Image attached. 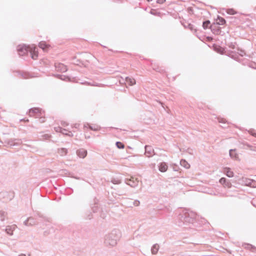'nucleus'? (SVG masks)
<instances>
[{
  "instance_id": "obj_1",
  "label": "nucleus",
  "mask_w": 256,
  "mask_h": 256,
  "mask_svg": "<svg viewBox=\"0 0 256 256\" xmlns=\"http://www.w3.org/2000/svg\"><path fill=\"white\" fill-rule=\"evenodd\" d=\"M17 51L20 56L30 52L32 58L34 60H36L38 56V48L34 45L27 46L25 44H20L17 47Z\"/></svg>"
},
{
  "instance_id": "obj_2",
  "label": "nucleus",
  "mask_w": 256,
  "mask_h": 256,
  "mask_svg": "<svg viewBox=\"0 0 256 256\" xmlns=\"http://www.w3.org/2000/svg\"><path fill=\"white\" fill-rule=\"evenodd\" d=\"M120 230L114 229L106 235L104 237V244L106 246H115L117 244L118 240L120 238Z\"/></svg>"
},
{
  "instance_id": "obj_3",
  "label": "nucleus",
  "mask_w": 256,
  "mask_h": 256,
  "mask_svg": "<svg viewBox=\"0 0 256 256\" xmlns=\"http://www.w3.org/2000/svg\"><path fill=\"white\" fill-rule=\"evenodd\" d=\"M196 218V214L188 210H182L178 214V218L182 222H193Z\"/></svg>"
},
{
  "instance_id": "obj_4",
  "label": "nucleus",
  "mask_w": 256,
  "mask_h": 256,
  "mask_svg": "<svg viewBox=\"0 0 256 256\" xmlns=\"http://www.w3.org/2000/svg\"><path fill=\"white\" fill-rule=\"evenodd\" d=\"M29 115L30 116H35L36 118L42 115V113L40 112V110L38 108H32L29 111Z\"/></svg>"
},
{
  "instance_id": "obj_5",
  "label": "nucleus",
  "mask_w": 256,
  "mask_h": 256,
  "mask_svg": "<svg viewBox=\"0 0 256 256\" xmlns=\"http://www.w3.org/2000/svg\"><path fill=\"white\" fill-rule=\"evenodd\" d=\"M76 154L80 158H84L87 155V151L84 148H80L76 151Z\"/></svg>"
},
{
  "instance_id": "obj_6",
  "label": "nucleus",
  "mask_w": 256,
  "mask_h": 256,
  "mask_svg": "<svg viewBox=\"0 0 256 256\" xmlns=\"http://www.w3.org/2000/svg\"><path fill=\"white\" fill-rule=\"evenodd\" d=\"M154 150L150 146H145V154L148 157H150L153 155Z\"/></svg>"
},
{
  "instance_id": "obj_7",
  "label": "nucleus",
  "mask_w": 256,
  "mask_h": 256,
  "mask_svg": "<svg viewBox=\"0 0 256 256\" xmlns=\"http://www.w3.org/2000/svg\"><path fill=\"white\" fill-rule=\"evenodd\" d=\"M56 70L60 72H64L67 70L66 66L62 64H58L56 65Z\"/></svg>"
},
{
  "instance_id": "obj_8",
  "label": "nucleus",
  "mask_w": 256,
  "mask_h": 256,
  "mask_svg": "<svg viewBox=\"0 0 256 256\" xmlns=\"http://www.w3.org/2000/svg\"><path fill=\"white\" fill-rule=\"evenodd\" d=\"M168 166L166 162H161L158 166V170L161 172H165L167 170Z\"/></svg>"
},
{
  "instance_id": "obj_9",
  "label": "nucleus",
  "mask_w": 256,
  "mask_h": 256,
  "mask_svg": "<svg viewBox=\"0 0 256 256\" xmlns=\"http://www.w3.org/2000/svg\"><path fill=\"white\" fill-rule=\"evenodd\" d=\"M223 172L229 178H232L234 176L233 172L228 168H224Z\"/></svg>"
},
{
  "instance_id": "obj_10",
  "label": "nucleus",
  "mask_w": 256,
  "mask_h": 256,
  "mask_svg": "<svg viewBox=\"0 0 256 256\" xmlns=\"http://www.w3.org/2000/svg\"><path fill=\"white\" fill-rule=\"evenodd\" d=\"M16 226L12 225L10 226H8L6 228V232L10 235H12L13 231L16 229Z\"/></svg>"
},
{
  "instance_id": "obj_11",
  "label": "nucleus",
  "mask_w": 256,
  "mask_h": 256,
  "mask_svg": "<svg viewBox=\"0 0 256 256\" xmlns=\"http://www.w3.org/2000/svg\"><path fill=\"white\" fill-rule=\"evenodd\" d=\"M58 153L60 156H64L68 153V150L66 148H58Z\"/></svg>"
},
{
  "instance_id": "obj_12",
  "label": "nucleus",
  "mask_w": 256,
  "mask_h": 256,
  "mask_svg": "<svg viewBox=\"0 0 256 256\" xmlns=\"http://www.w3.org/2000/svg\"><path fill=\"white\" fill-rule=\"evenodd\" d=\"M88 126L92 130L94 131L98 130L100 129V126L98 125L90 126L88 124H84V128H87Z\"/></svg>"
},
{
  "instance_id": "obj_13",
  "label": "nucleus",
  "mask_w": 256,
  "mask_h": 256,
  "mask_svg": "<svg viewBox=\"0 0 256 256\" xmlns=\"http://www.w3.org/2000/svg\"><path fill=\"white\" fill-rule=\"evenodd\" d=\"M24 224L26 226H32L34 224V220L32 218H28L24 222Z\"/></svg>"
},
{
  "instance_id": "obj_14",
  "label": "nucleus",
  "mask_w": 256,
  "mask_h": 256,
  "mask_svg": "<svg viewBox=\"0 0 256 256\" xmlns=\"http://www.w3.org/2000/svg\"><path fill=\"white\" fill-rule=\"evenodd\" d=\"M158 250H159V246L158 244H154L152 246L151 248L152 253L153 254H157Z\"/></svg>"
},
{
  "instance_id": "obj_15",
  "label": "nucleus",
  "mask_w": 256,
  "mask_h": 256,
  "mask_svg": "<svg viewBox=\"0 0 256 256\" xmlns=\"http://www.w3.org/2000/svg\"><path fill=\"white\" fill-rule=\"evenodd\" d=\"M126 81L130 86H132L136 84L135 80L132 78L126 77Z\"/></svg>"
},
{
  "instance_id": "obj_16",
  "label": "nucleus",
  "mask_w": 256,
  "mask_h": 256,
  "mask_svg": "<svg viewBox=\"0 0 256 256\" xmlns=\"http://www.w3.org/2000/svg\"><path fill=\"white\" fill-rule=\"evenodd\" d=\"M49 45L47 44L44 42H41L39 43V47L43 50L44 51L48 48Z\"/></svg>"
},
{
  "instance_id": "obj_17",
  "label": "nucleus",
  "mask_w": 256,
  "mask_h": 256,
  "mask_svg": "<svg viewBox=\"0 0 256 256\" xmlns=\"http://www.w3.org/2000/svg\"><path fill=\"white\" fill-rule=\"evenodd\" d=\"M180 164L186 168H188L190 167V164L184 160H182L180 161Z\"/></svg>"
},
{
  "instance_id": "obj_18",
  "label": "nucleus",
  "mask_w": 256,
  "mask_h": 256,
  "mask_svg": "<svg viewBox=\"0 0 256 256\" xmlns=\"http://www.w3.org/2000/svg\"><path fill=\"white\" fill-rule=\"evenodd\" d=\"M216 24L219 25H223L225 24L226 20L218 16L216 20Z\"/></svg>"
},
{
  "instance_id": "obj_19",
  "label": "nucleus",
  "mask_w": 256,
  "mask_h": 256,
  "mask_svg": "<svg viewBox=\"0 0 256 256\" xmlns=\"http://www.w3.org/2000/svg\"><path fill=\"white\" fill-rule=\"evenodd\" d=\"M58 78H60L62 80H65V81H72V80L70 77L66 76L64 75H58Z\"/></svg>"
},
{
  "instance_id": "obj_20",
  "label": "nucleus",
  "mask_w": 256,
  "mask_h": 256,
  "mask_svg": "<svg viewBox=\"0 0 256 256\" xmlns=\"http://www.w3.org/2000/svg\"><path fill=\"white\" fill-rule=\"evenodd\" d=\"M230 156L232 158L236 159L237 158V154L235 150H230Z\"/></svg>"
},
{
  "instance_id": "obj_21",
  "label": "nucleus",
  "mask_w": 256,
  "mask_h": 256,
  "mask_svg": "<svg viewBox=\"0 0 256 256\" xmlns=\"http://www.w3.org/2000/svg\"><path fill=\"white\" fill-rule=\"evenodd\" d=\"M54 129L56 132H58L64 133V131H66V129L62 128L59 126L55 128Z\"/></svg>"
},
{
  "instance_id": "obj_22",
  "label": "nucleus",
  "mask_w": 256,
  "mask_h": 256,
  "mask_svg": "<svg viewBox=\"0 0 256 256\" xmlns=\"http://www.w3.org/2000/svg\"><path fill=\"white\" fill-rule=\"evenodd\" d=\"M210 24V22L209 20L204 22L202 24L204 28V29L208 28Z\"/></svg>"
},
{
  "instance_id": "obj_23",
  "label": "nucleus",
  "mask_w": 256,
  "mask_h": 256,
  "mask_svg": "<svg viewBox=\"0 0 256 256\" xmlns=\"http://www.w3.org/2000/svg\"><path fill=\"white\" fill-rule=\"evenodd\" d=\"M137 183H138V182H134V181H132L131 180H129V182H127V184L128 185H130L131 186H132V187H134L136 186L137 185Z\"/></svg>"
},
{
  "instance_id": "obj_24",
  "label": "nucleus",
  "mask_w": 256,
  "mask_h": 256,
  "mask_svg": "<svg viewBox=\"0 0 256 256\" xmlns=\"http://www.w3.org/2000/svg\"><path fill=\"white\" fill-rule=\"evenodd\" d=\"M112 182L114 184H120L121 182V181L118 178H112Z\"/></svg>"
},
{
  "instance_id": "obj_25",
  "label": "nucleus",
  "mask_w": 256,
  "mask_h": 256,
  "mask_svg": "<svg viewBox=\"0 0 256 256\" xmlns=\"http://www.w3.org/2000/svg\"><path fill=\"white\" fill-rule=\"evenodd\" d=\"M226 181L227 180L226 178H222L220 180L219 182L220 184L224 185L225 183L226 182Z\"/></svg>"
},
{
  "instance_id": "obj_26",
  "label": "nucleus",
  "mask_w": 256,
  "mask_h": 256,
  "mask_svg": "<svg viewBox=\"0 0 256 256\" xmlns=\"http://www.w3.org/2000/svg\"><path fill=\"white\" fill-rule=\"evenodd\" d=\"M116 145L119 148H123L124 145L120 142H116Z\"/></svg>"
},
{
  "instance_id": "obj_27",
  "label": "nucleus",
  "mask_w": 256,
  "mask_h": 256,
  "mask_svg": "<svg viewBox=\"0 0 256 256\" xmlns=\"http://www.w3.org/2000/svg\"><path fill=\"white\" fill-rule=\"evenodd\" d=\"M64 134L69 136H73V134L70 132H68V130H66V131H64V133H62Z\"/></svg>"
},
{
  "instance_id": "obj_28",
  "label": "nucleus",
  "mask_w": 256,
  "mask_h": 256,
  "mask_svg": "<svg viewBox=\"0 0 256 256\" xmlns=\"http://www.w3.org/2000/svg\"><path fill=\"white\" fill-rule=\"evenodd\" d=\"M224 186L230 188L232 186V184L229 181H226Z\"/></svg>"
},
{
  "instance_id": "obj_29",
  "label": "nucleus",
  "mask_w": 256,
  "mask_h": 256,
  "mask_svg": "<svg viewBox=\"0 0 256 256\" xmlns=\"http://www.w3.org/2000/svg\"><path fill=\"white\" fill-rule=\"evenodd\" d=\"M133 206H138L140 205V202L138 200H134L133 202Z\"/></svg>"
},
{
  "instance_id": "obj_30",
  "label": "nucleus",
  "mask_w": 256,
  "mask_h": 256,
  "mask_svg": "<svg viewBox=\"0 0 256 256\" xmlns=\"http://www.w3.org/2000/svg\"><path fill=\"white\" fill-rule=\"evenodd\" d=\"M227 12L230 14H235L234 10L233 9H228Z\"/></svg>"
},
{
  "instance_id": "obj_31",
  "label": "nucleus",
  "mask_w": 256,
  "mask_h": 256,
  "mask_svg": "<svg viewBox=\"0 0 256 256\" xmlns=\"http://www.w3.org/2000/svg\"><path fill=\"white\" fill-rule=\"evenodd\" d=\"M250 132L252 136L256 137V130H251L250 131Z\"/></svg>"
},
{
  "instance_id": "obj_32",
  "label": "nucleus",
  "mask_w": 256,
  "mask_h": 256,
  "mask_svg": "<svg viewBox=\"0 0 256 256\" xmlns=\"http://www.w3.org/2000/svg\"><path fill=\"white\" fill-rule=\"evenodd\" d=\"M187 28L190 30H192L194 28V26L192 24H188L187 26Z\"/></svg>"
},
{
  "instance_id": "obj_33",
  "label": "nucleus",
  "mask_w": 256,
  "mask_h": 256,
  "mask_svg": "<svg viewBox=\"0 0 256 256\" xmlns=\"http://www.w3.org/2000/svg\"><path fill=\"white\" fill-rule=\"evenodd\" d=\"M166 0H157V2L159 4H163Z\"/></svg>"
},
{
  "instance_id": "obj_34",
  "label": "nucleus",
  "mask_w": 256,
  "mask_h": 256,
  "mask_svg": "<svg viewBox=\"0 0 256 256\" xmlns=\"http://www.w3.org/2000/svg\"><path fill=\"white\" fill-rule=\"evenodd\" d=\"M44 136V139H48L50 138V136L48 134H45Z\"/></svg>"
},
{
  "instance_id": "obj_35",
  "label": "nucleus",
  "mask_w": 256,
  "mask_h": 256,
  "mask_svg": "<svg viewBox=\"0 0 256 256\" xmlns=\"http://www.w3.org/2000/svg\"><path fill=\"white\" fill-rule=\"evenodd\" d=\"M78 126L79 125L78 124H75L74 126L76 128H77Z\"/></svg>"
},
{
  "instance_id": "obj_36",
  "label": "nucleus",
  "mask_w": 256,
  "mask_h": 256,
  "mask_svg": "<svg viewBox=\"0 0 256 256\" xmlns=\"http://www.w3.org/2000/svg\"><path fill=\"white\" fill-rule=\"evenodd\" d=\"M243 54H244V52H240V55L242 56H243Z\"/></svg>"
},
{
  "instance_id": "obj_37",
  "label": "nucleus",
  "mask_w": 256,
  "mask_h": 256,
  "mask_svg": "<svg viewBox=\"0 0 256 256\" xmlns=\"http://www.w3.org/2000/svg\"><path fill=\"white\" fill-rule=\"evenodd\" d=\"M18 256H26L25 254H20Z\"/></svg>"
},
{
  "instance_id": "obj_38",
  "label": "nucleus",
  "mask_w": 256,
  "mask_h": 256,
  "mask_svg": "<svg viewBox=\"0 0 256 256\" xmlns=\"http://www.w3.org/2000/svg\"><path fill=\"white\" fill-rule=\"evenodd\" d=\"M248 248H251L255 249V248H253V247L252 246H250V245H248Z\"/></svg>"
},
{
  "instance_id": "obj_39",
  "label": "nucleus",
  "mask_w": 256,
  "mask_h": 256,
  "mask_svg": "<svg viewBox=\"0 0 256 256\" xmlns=\"http://www.w3.org/2000/svg\"><path fill=\"white\" fill-rule=\"evenodd\" d=\"M67 125H68V124H66V122H64V124H63V126H67Z\"/></svg>"
},
{
  "instance_id": "obj_40",
  "label": "nucleus",
  "mask_w": 256,
  "mask_h": 256,
  "mask_svg": "<svg viewBox=\"0 0 256 256\" xmlns=\"http://www.w3.org/2000/svg\"><path fill=\"white\" fill-rule=\"evenodd\" d=\"M40 122H44V118Z\"/></svg>"
},
{
  "instance_id": "obj_41",
  "label": "nucleus",
  "mask_w": 256,
  "mask_h": 256,
  "mask_svg": "<svg viewBox=\"0 0 256 256\" xmlns=\"http://www.w3.org/2000/svg\"><path fill=\"white\" fill-rule=\"evenodd\" d=\"M224 122L223 120L222 121H220V122Z\"/></svg>"
},
{
  "instance_id": "obj_42",
  "label": "nucleus",
  "mask_w": 256,
  "mask_h": 256,
  "mask_svg": "<svg viewBox=\"0 0 256 256\" xmlns=\"http://www.w3.org/2000/svg\"><path fill=\"white\" fill-rule=\"evenodd\" d=\"M210 194H212V193H210Z\"/></svg>"
}]
</instances>
